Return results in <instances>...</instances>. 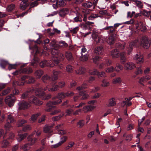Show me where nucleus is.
Segmentation results:
<instances>
[{
    "mask_svg": "<svg viewBox=\"0 0 151 151\" xmlns=\"http://www.w3.org/2000/svg\"><path fill=\"white\" fill-rule=\"evenodd\" d=\"M14 122V119L12 116L11 115H9L8 116V119L7 120V123L5 125L4 127L5 129L6 130V132L4 135L3 138L7 139H12L14 136V134L11 132H9L8 131L11 130L12 128V125L11 124L12 123Z\"/></svg>",
    "mask_w": 151,
    "mask_h": 151,
    "instance_id": "obj_1",
    "label": "nucleus"
},
{
    "mask_svg": "<svg viewBox=\"0 0 151 151\" xmlns=\"http://www.w3.org/2000/svg\"><path fill=\"white\" fill-rule=\"evenodd\" d=\"M41 133V132L39 130L37 131H35L33 134L27 137L28 142L24 145L22 149L24 151L29 150L30 146L34 144L37 141V139L33 136L32 135L35 134L37 136H39Z\"/></svg>",
    "mask_w": 151,
    "mask_h": 151,
    "instance_id": "obj_2",
    "label": "nucleus"
},
{
    "mask_svg": "<svg viewBox=\"0 0 151 151\" xmlns=\"http://www.w3.org/2000/svg\"><path fill=\"white\" fill-rule=\"evenodd\" d=\"M139 45L145 49H148L150 46L151 42L147 37L145 36H142L139 39Z\"/></svg>",
    "mask_w": 151,
    "mask_h": 151,
    "instance_id": "obj_3",
    "label": "nucleus"
},
{
    "mask_svg": "<svg viewBox=\"0 0 151 151\" xmlns=\"http://www.w3.org/2000/svg\"><path fill=\"white\" fill-rule=\"evenodd\" d=\"M56 104H46V106L45 109V111H51L50 114L54 115L60 112V110L57 109L56 106L54 105Z\"/></svg>",
    "mask_w": 151,
    "mask_h": 151,
    "instance_id": "obj_4",
    "label": "nucleus"
},
{
    "mask_svg": "<svg viewBox=\"0 0 151 151\" xmlns=\"http://www.w3.org/2000/svg\"><path fill=\"white\" fill-rule=\"evenodd\" d=\"M134 60H135L137 64H142L144 61L143 55H141L140 52H138L136 54L134 58Z\"/></svg>",
    "mask_w": 151,
    "mask_h": 151,
    "instance_id": "obj_5",
    "label": "nucleus"
},
{
    "mask_svg": "<svg viewBox=\"0 0 151 151\" xmlns=\"http://www.w3.org/2000/svg\"><path fill=\"white\" fill-rule=\"evenodd\" d=\"M29 101L30 103L34 104H42V102L39 99L35 96L30 97L29 99Z\"/></svg>",
    "mask_w": 151,
    "mask_h": 151,
    "instance_id": "obj_6",
    "label": "nucleus"
},
{
    "mask_svg": "<svg viewBox=\"0 0 151 151\" xmlns=\"http://www.w3.org/2000/svg\"><path fill=\"white\" fill-rule=\"evenodd\" d=\"M67 138V137L65 136H63V137L60 138V141L59 142L56 144L52 145V148H55L59 147L66 141Z\"/></svg>",
    "mask_w": 151,
    "mask_h": 151,
    "instance_id": "obj_7",
    "label": "nucleus"
},
{
    "mask_svg": "<svg viewBox=\"0 0 151 151\" xmlns=\"http://www.w3.org/2000/svg\"><path fill=\"white\" fill-rule=\"evenodd\" d=\"M16 99L12 94H10L9 95L7 96L5 99V103L8 104H12L15 102Z\"/></svg>",
    "mask_w": 151,
    "mask_h": 151,
    "instance_id": "obj_8",
    "label": "nucleus"
},
{
    "mask_svg": "<svg viewBox=\"0 0 151 151\" xmlns=\"http://www.w3.org/2000/svg\"><path fill=\"white\" fill-rule=\"evenodd\" d=\"M69 10L67 8H63L60 9L59 12V14L60 17L64 18L69 13Z\"/></svg>",
    "mask_w": 151,
    "mask_h": 151,
    "instance_id": "obj_9",
    "label": "nucleus"
},
{
    "mask_svg": "<svg viewBox=\"0 0 151 151\" xmlns=\"http://www.w3.org/2000/svg\"><path fill=\"white\" fill-rule=\"evenodd\" d=\"M116 39V35L112 34L109 37L107 40L106 42L109 45H112L115 43Z\"/></svg>",
    "mask_w": 151,
    "mask_h": 151,
    "instance_id": "obj_10",
    "label": "nucleus"
},
{
    "mask_svg": "<svg viewBox=\"0 0 151 151\" xmlns=\"http://www.w3.org/2000/svg\"><path fill=\"white\" fill-rule=\"evenodd\" d=\"M49 45L50 48H58L59 43L56 40L53 39L51 40Z\"/></svg>",
    "mask_w": 151,
    "mask_h": 151,
    "instance_id": "obj_11",
    "label": "nucleus"
},
{
    "mask_svg": "<svg viewBox=\"0 0 151 151\" xmlns=\"http://www.w3.org/2000/svg\"><path fill=\"white\" fill-rule=\"evenodd\" d=\"M33 72L32 69L29 67L21 69L20 72L22 73L30 74Z\"/></svg>",
    "mask_w": 151,
    "mask_h": 151,
    "instance_id": "obj_12",
    "label": "nucleus"
},
{
    "mask_svg": "<svg viewBox=\"0 0 151 151\" xmlns=\"http://www.w3.org/2000/svg\"><path fill=\"white\" fill-rule=\"evenodd\" d=\"M136 29H137L139 27L140 29L142 32H144L147 30L146 27L143 23L141 22H140L139 23L136 24Z\"/></svg>",
    "mask_w": 151,
    "mask_h": 151,
    "instance_id": "obj_13",
    "label": "nucleus"
},
{
    "mask_svg": "<svg viewBox=\"0 0 151 151\" xmlns=\"http://www.w3.org/2000/svg\"><path fill=\"white\" fill-rule=\"evenodd\" d=\"M93 39L97 43L100 42L101 39V36L98 35L97 33H93L92 35Z\"/></svg>",
    "mask_w": 151,
    "mask_h": 151,
    "instance_id": "obj_14",
    "label": "nucleus"
},
{
    "mask_svg": "<svg viewBox=\"0 0 151 151\" xmlns=\"http://www.w3.org/2000/svg\"><path fill=\"white\" fill-rule=\"evenodd\" d=\"M124 66L125 69L128 70H131L135 67V64L132 62H128L125 64Z\"/></svg>",
    "mask_w": 151,
    "mask_h": 151,
    "instance_id": "obj_15",
    "label": "nucleus"
},
{
    "mask_svg": "<svg viewBox=\"0 0 151 151\" xmlns=\"http://www.w3.org/2000/svg\"><path fill=\"white\" fill-rule=\"evenodd\" d=\"M120 53L119 51L116 49H115L111 51V55L113 58H117L119 57Z\"/></svg>",
    "mask_w": 151,
    "mask_h": 151,
    "instance_id": "obj_16",
    "label": "nucleus"
},
{
    "mask_svg": "<svg viewBox=\"0 0 151 151\" xmlns=\"http://www.w3.org/2000/svg\"><path fill=\"white\" fill-rule=\"evenodd\" d=\"M35 94L37 96L40 97L44 96L45 93L43 92L42 88H39L36 90Z\"/></svg>",
    "mask_w": 151,
    "mask_h": 151,
    "instance_id": "obj_17",
    "label": "nucleus"
},
{
    "mask_svg": "<svg viewBox=\"0 0 151 151\" xmlns=\"http://www.w3.org/2000/svg\"><path fill=\"white\" fill-rule=\"evenodd\" d=\"M104 29L108 30L107 32L108 34H110L114 33L115 31V29L113 26H110L106 27L104 28Z\"/></svg>",
    "mask_w": 151,
    "mask_h": 151,
    "instance_id": "obj_18",
    "label": "nucleus"
},
{
    "mask_svg": "<svg viewBox=\"0 0 151 151\" xmlns=\"http://www.w3.org/2000/svg\"><path fill=\"white\" fill-rule=\"evenodd\" d=\"M150 78L149 76H146L145 77H143L140 78L138 81L139 83L141 85L144 86L143 82H146L148 80H150Z\"/></svg>",
    "mask_w": 151,
    "mask_h": 151,
    "instance_id": "obj_19",
    "label": "nucleus"
},
{
    "mask_svg": "<svg viewBox=\"0 0 151 151\" xmlns=\"http://www.w3.org/2000/svg\"><path fill=\"white\" fill-rule=\"evenodd\" d=\"M126 53L125 52H122L120 53V59L121 63L124 64L127 60V58L125 56Z\"/></svg>",
    "mask_w": 151,
    "mask_h": 151,
    "instance_id": "obj_20",
    "label": "nucleus"
},
{
    "mask_svg": "<svg viewBox=\"0 0 151 151\" xmlns=\"http://www.w3.org/2000/svg\"><path fill=\"white\" fill-rule=\"evenodd\" d=\"M18 136L17 137V140L20 142L22 140L25 138L27 135V133L21 134L19 133L18 134Z\"/></svg>",
    "mask_w": 151,
    "mask_h": 151,
    "instance_id": "obj_21",
    "label": "nucleus"
},
{
    "mask_svg": "<svg viewBox=\"0 0 151 151\" xmlns=\"http://www.w3.org/2000/svg\"><path fill=\"white\" fill-rule=\"evenodd\" d=\"M43 73V71L42 70H38L35 71L34 74L37 78H40Z\"/></svg>",
    "mask_w": 151,
    "mask_h": 151,
    "instance_id": "obj_22",
    "label": "nucleus"
},
{
    "mask_svg": "<svg viewBox=\"0 0 151 151\" xmlns=\"http://www.w3.org/2000/svg\"><path fill=\"white\" fill-rule=\"evenodd\" d=\"M71 0H60L57 2L58 5L60 7H63L66 4L67 1H70Z\"/></svg>",
    "mask_w": 151,
    "mask_h": 151,
    "instance_id": "obj_23",
    "label": "nucleus"
},
{
    "mask_svg": "<svg viewBox=\"0 0 151 151\" xmlns=\"http://www.w3.org/2000/svg\"><path fill=\"white\" fill-rule=\"evenodd\" d=\"M114 70L117 73L119 72L122 70L123 68V66L119 63H117L116 64L114 68Z\"/></svg>",
    "mask_w": 151,
    "mask_h": 151,
    "instance_id": "obj_24",
    "label": "nucleus"
},
{
    "mask_svg": "<svg viewBox=\"0 0 151 151\" xmlns=\"http://www.w3.org/2000/svg\"><path fill=\"white\" fill-rule=\"evenodd\" d=\"M65 56L67 59L69 61H71L73 60V57L71 52L67 51L65 52Z\"/></svg>",
    "mask_w": 151,
    "mask_h": 151,
    "instance_id": "obj_25",
    "label": "nucleus"
},
{
    "mask_svg": "<svg viewBox=\"0 0 151 151\" xmlns=\"http://www.w3.org/2000/svg\"><path fill=\"white\" fill-rule=\"evenodd\" d=\"M29 5V4L27 3L22 1L20 4V9L23 10H24Z\"/></svg>",
    "mask_w": 151,
    "mask_h": 151,
    "instance_id": "obj_26",
    "label": "nucleus"
},
{
    "mask_svg": "<svg viewBox=\"0 0 151 151\" xmlns=\"http://www.w3.org/2000/svg\"><path fill=\"white\" fill-rule=\"evenodd\" d=\"M132 1L136 4V5L139 8L142 9L143 7V5L142 2L137 0H132Z\"/></svg>",
    "mask_w": 151,
    "mask_h": 151,
    "instance_id": "obj_27",
    "label": "nucleus"
},
{
    "mask_svg": "<svg viewBox=\"0 0 151 151\" xmlns=\"http://www.w3.org/2000/svg\"><path fill=\"white\" fill-rule=\"evenodd\" d=\"M101 86L103 87H106L109 86V82L106 79H103L101 81Z\"/></svg>",
    "mask_w": 151,
    "mask_h": 151,
    "instance_id": "obj_28",
    "label": "nucleus"
},
{
    "mask_svg": "<svg viewBox=\"0 0 151 151\" xmlns=\"http://www.w3.org/2000/svg\"><path fill=\"white\" fill-rule=\"evenodd\" d=\"M76 73L77 74H82L85 73L86 71L84 68L80 67L79 69L76 71Z\"/></svg>",
    "mask_w": 151,
    "mask_h": 151,
    "instance_id": "obj_29",
    "label": "nucleus"
},
{
    "mask_svg": "<svg viewBox=\"0 0 151 151\" xmlns=\"http://www.w3.org/2000/svg\"><path fill=\"white\" fill-rule=\"evenodd\" d=\"M103 50V47L100 46L96 47L95 52L98 54H101Z\"/></svg>",
    "mask_w": 151,
    "mask_h": 151,
    "instance_id": "obj_30",
    "label": "nucleus"
},
{
    "mask_svg": "<svg viewBox=\"0 0 151 151\" xmlns=\"http://www.w3.org/2000/svg\"><path fill=\"white\" fill-rule=\"evenodd\" d=\"M88 55L87 54H82L81 56L80 57V60L82 61H85L88 60Z\"/></svg>",
    "mask_w": 151,
    "mask_h": 151,
    "instance_id": "obj_31",
    "label": "nucleus"
},
{
    "mask_svg": "<svg viewBox=\"0 0 151 151\" xmlns=\"http://www.w3.org/2000/svg\"><path fill=\"white\" fill-rule=\"evenodd\" d=\"M125 44H121L119 43H117L116 44V47L121 50H123L125 47Z\"/></svg>",
    "mask_w": 151,
    "mask_h": 151,
    "instance_id": "obj_32",
    "label": "nucleus"
},
{
    "mask_svg": "<svg viewBox=\"0 0 151 151\" xmlns=\"http://www.w3.org/2000/svg\"><path fill=\"white\" fill-rule=\"evenodd\" d=\"M79 94L80 96H82L81 99L83 100L86 99L89 96L88 94H86L83 91L79 92Z\"/></svg>",
    "mask_w": 151,
    "mask_h": 151,
    "instance_id": "obj_33",
    "label": "nucleus"
},
{
    "mask_svg": "<svg viewBox=\"0 0 151 151\" xmlns=\"http://www.w3.org/2000/svg\"><path fill=\"white\" fill-rule=\"evenodd\" d=\"M51 77L47 74L44 75L42 78V80L44 83H45L47 81H50Z\"/></svg>",
    "mask_w": 151,
    "mask_h": 151,
    "instance_id": "obj_34",
    "label": "nucleus"
},
{
    "mask_svg": "<svg viewBox=\"0 0 151 151\" xmlns=\"http://www.w3.org/2000/svg\"><path fill=\"white\" fill-rule=\"evenodd\" d=\"M15 7V4H11L8 5L7 6L6 9L7 11L9 12H11L13 10Z\"/></svg>",
    "mask_w": 151,
    "mask_h": 151,
    "instance_id": "obj_35",
    "label": "nucleus"
},
{
    "mask_svg": "<svg viewBox=\"0 0 151 151\" xmlns=\"http://www.w3.org/2000/svg\"><path fill=\"white\" fill-rule=\"evenodd\" d=\"M99 13L101 15H105L107 16H109L110 17H112L113 15L111 14L110 13L108 12L106 10H103L99 11Z\"/></svg>",
    "mask_w": 151,
    "mask_h": 151,
    "instance_id": "obj_36",
    "label": "nucleus"
},
{
    "mask_svg": "<svg viewBox=\"0 0 151 151\" xmlns=\"http://www.w3.org/2000/svg\"><path fill=\"white\" fill-rule=\"evenodd\" d=\"M122 81V80L119 77H118L114 78L112 81L113 84H116L118 83H120Z\"/></svg>",
    "mask_w": 151,
    "mask_h": 151,
    "instance_id": "obj_37",
    "label": "nucleus"
},
{
    "mask_svg": "<svg viewBox=\"0 0 151 151\" xmlns=\"http://www.w3.org/2000/svg\"><path fill=\"white\" fill-rule=\"evenodd\" d=\"M9 144V142L8 141L7 139H4L2 143V147H7Z\"/></svg>",
    "mask_w": 151,
    "mask_h": 151,
    "instance_id": "obj_38",
    "label": "nucleus"
},
{
    "mask_svg": "<svg viewBox=\"0 0 151 151\" xmlns=\"http://www.w3.org/2000/svg\"><path fill=\"white\" fill-rule=\"evenodd\" d=\"M99 16L98 14H92L90 16L88 17V19L89 20H92L94 19L97 18Z\"/></svg>",
    "mask_w": 151,
    "mask_h": 151,
    "instance_id": "obj_39",
    "label": "nucleus"
},
{
    "mask_svg": "<svg viewBox=\"0 0 151 151\" xmlns=\"http://www.w3.org/2000/svg\"><path fill=\"white\" fill-rule=\"evenodd\" d=\"M58 48H53L52 49L51 53L52 55H58L59 51L58 50Z\"/></svg>",
    "mask_w": 151,
    "mask_h": 151,
    "instance_id": "obj_40",
    "label": "nucleus"
},
{
    "mask_svg": "<svg viewBox=\"0 0 151 151\" xmlns=\"http://www.w3.org/2000/svg\"><path fill=\"white\" fill-rule=\"evenodd\" d=\"M44 131L46 133H50L52 132V127L50 126H47L44 128Z\"/></svg>",
    "mask_w": 151,
    "mask_h": 151,
    "instance_id": "obj_41",
    "label": "nucleus"
},
{
    "mask_svg": "<svg viewBox=\"0 0 151 151\" xmlns=\"http://www.w3.org/2000/svg\"><path fill=\"white\" fill-rule=\"evenodd\" d=\"M79 30V27H76L70 30V32L72 34L74 35L77 33Z\"/></svg>",
    "mask_w": 151,
    "mask_h": 151,
    "instance_id": "obj_42",
    "label": "nucleus"
},
{
    "mask_svg": "<svg viewBox=\"0 0 151 151\" xmlns=\"http://www.w3.org/2000/svg\"><path fill=\"white\" fill-rule=\"evenodd\" d=\"M19 109H25L30 106V104H18Z\"/></svg>",
    "mask_w": 151,
    "mask_h": 151,
    "instance_id": "obj_43",
    "label": "nucleus"
},
{
    "mask_svg": "<svg viewBox=\"0 0 151 151\" xmlns=\"http://www.w3.org/2000/svg\"><path fill=\"white\" fill-rule=\"evenodd\" d=\"M11 91V88H8L2 92L1 95L2 96L6 95L10 93Z\"/></svg>",
    "mask_w": 151,
    "mask_h": 151,
    "instance_id": "obj_44",
    "label": "nucleus"
},
{
    "mask_svg": "<svg viewBox=\"0 0 151 151\" xmlns=\"http://www.w3.org/2000/svg\"><path fill=\"white\" fill-rule=\"evenodd\" d=\"M59 89V86L57 85L53 86L52 88L48 89V91H55Z\"/></svg>",
    "mask_w": 151,
    "mask_h": 151,
    "instance_id": "obj_45",
    "label": "nucleus"
},
{
    "mask_svg": "<svg viewBox=\"0 0 151 151\" xmlns=\"http://www.w3.org/2000/svg\"><path fill=\"white\" fill-rule=\"evenodd\" d=\"M93 4L90 2H86L82 4V6L86 8H89L92 6Z\"/></svg>",
    "mask_w": 151,
    "mask_h": 151,
    "instance_id": "obj_46",
    "label": "nucleus"
},
{
    "mask_svg": "<svg viewBox=\"0 0 151 151\" xmlns=\"http://www.w3.org/2000/svg\"><path fill=\"white\" fill-rule=\"evenodd\" d=\"M97 75L99 78H105L107 77L104 71H101L100 72L98 71Z\"/></svg>",
    "mask_w": 151,
    "mask_h": 151,
    "instance_id": "obj_47",
    "label": "nucleus"
},
{
    "mask_svg": "<svg viewBox=\"0 0 151 151\" xmlns=\"http://www.w3.org/2000/svg\"><path fill=\"white\" fill-rule=\"evenodd\" d=\"M52 100H55L54 103L55 104H58L62 102L61 100L57 97H55L52 98Z\"/></svg>",
    "mask_w": 151,
    "mask_h": 151,
    "instance_id": "obj_48",
    "label": "nucleus"
},
{
    "mask_svg": "<svg viewBox=\"0 0 151 151\" xmlns=\"http://www.w3.org/2000/svg\"><path fill=\"white\" fill-rule=\"evenodd\" d=\"M39 65L42 68L47 66V61L44 60L41 61Z\"/></svg>",
    "mask_w": 151,
    "mask_h": 151,
    "instance_id": "obj_49",
    "label": "nucleus"
},
{
    "mask_svg": "<svg viewBox=\"0 0 151 151\" xmlns=\"http://www.w3.org/2000/svg\"><path fill=\"white\" fill-rule=\"evenodd\" d=\"M101 58L98 56H96L93 59V62L96 64H97L99 61L101 60Z\"/></svg>",
    "mask_w": 151,
    "mask_h": 151,
    "instance_id": "obj_50",
    "label": "nucleus"
},
{
    "mask_svg": "<svg viewBox=\"0 0 151 151\" xmlns=\"http://www.w3.org/2000/svg\"><path fill=\"white\" fill-rule=\"evenodd\" d=\"M114 68L112 66H111L109 67L106 68L105 70V71L106 72L108 73L112 72H114Z\"/></svg>",
    "mask_w": 151,
    "mask_h": 151,
    "instance_id": "obj_51",
    "label": "nucleus"
},
{
    "mask_svg": "<svg viewBox=\"0 0 151 151\" xmlns=\"http://www.w3.org/2000/svg\"><path fill=\"white\" fill-rule=\"evenodd\" d=\"M39 1L40 0H36L31 3L30 5V8L37 6L39 4Z\"/></svg>",
    "mask_w": 151,
    "mask_h": 151,
    "instance_id": "obj_52",
    "label": "nucleus"
},
{
    "mask_svg": "<svg viewBox=\"0 0 151 151\" xmlns=\"http://www.w3.org/2000/svg\"><path fill=\"white\" fill-rule=\"evenodd\" d=\"M98 71L96 69H93V70H89L88 73L90 75H97Z\"/></svg>",
    "mask_w": 151,
    "mask_h": 151,
    "instance_id": "obj_53",
    "label": "nucleus"
},
{
    "mask_svg": "<svg viewBox=\"0 0 151 151\" xmlns=\"http://www.w3.org/2000/svg\"><path fill=\"white\" fill-rule=\"evenodd\" d=\"M53 61L54 62L55 64H58L60 61V58H58L56 56H54L52 58Z\"/></svg>",
    "mask_w": 151,
    "mask_h": 151,
    "instance_id": "obj_54",
    "label": "nucleus"
},
{
    "mask_svg": "<svg viewBox=\"0 0 151 151\" xmlns=\"http://www.w3.org/2000/svg\"><path fill=\"white\" fill-rule=\"evenodd\" d=\"M31 129L30 126L29 125H26L24 126L22 128V130L24 132H26L28 130H30Z\"/></svg>",
    "mask_w": 151,
    "mask_h": 151,
    "instance_id": "obj_55",
    "label": "nucleus"
},
{
    "mask_svg": "<svg viewBox=\"0 0 151 151\" xmlns=\"http://www.w3.org/2000/svg\"><path fill=\"white\" fill-rule=\"evenodd\" d=\"M90 13L89 11V10L87 9L86 12L85 13H84L83 14L84 16V17L83 19V20L84 22H86L87 20V16L88 14H89Z\"/></svg>",
    "mask_w": 151,
    "mask_h": 151,
    "instance_id": "obj_56",
    "label": "nucleus"
},
{
    "mask_svg": "<svg viewBox=\"0 0 151 151\" xmlns=\"http://www.w3.org/2000/svg\"><path fill=\"white\" fill-rule=\"evenodd\" d=\"M142 70L140 67H137V70L135 72V73L137 75L142 74Z\"/></svg>",
    "mask_w": 151,
    "mask_h": 151,
    "instance_id": "obj_57",
    "label": "nucleus"
},
{
    "mask_svg": "<svg viewBox=\"0 0 151 151\" xmlns=\"http://www.w3.org/2000/svg\"><path fill=\"white\" fill-rule=\"evenodd\" d=\"M27 121L24 119L21 120L19 121L18 126V127H21V126H24V124L26 123Z\"/></svg>",
    "mask_w": 151,
    "mask_h": 151,
    "instance_id": "obj_58",
    "label": "nucleus"
},
{
    "mask_svg": "<svg viewBox=\"0 0 151 151\" xmlns=\"http://www.w3.org/2000/svg\"><path fill=\"white\" fill-rule=\"evenodd\" d=\"M28 83H34L35 82V80L34 78L32 76H28Z\"/></svg>",
    "mask_w": 151,
    "mask_h": 151,
    "instance_id": "obj_59",
    "label": "nucleus"
},
{
    "mask_svg": "<svg viewBox=\"0 0 151 151\" xmlns=\"http://www.w3.org/2000/svg\"><path fill=\"white\" fill-rule=\"evenodd\" d=\"M38 114L32 115L31 118V120L33 121V122L35 121L37 118L38 116H39Z\"/></svg>",
    "mask_w": 151,
    "mask_h": 151,
    "instance_id": "obj_60",
    "label": "nucleus"
},
{
    "mask_svg": "<svg viewBox=\"0 0 151 151\" xmlns=\"http://www.w3.org/2000/svg\"><path fill=\"white\" fill-rule=\"evenodd\" d=\"M75 143L71 141L69 142L68 145L66 147V150H68L70 148L72 147L74 145Z\"/></svg>",
    "mask_w": 151,
    "mask_h": 151,
    "instance_id": "obj_61",
    "label": "nucleus"
},
{
    "mask_svg": "<svg viewBox=\"0 0 151 151\" xmlns=\"http://www.w3.org/2000/svg\"><path fill=\"white\" fill-rule=\"evenodd\" d=\"M68 46V44L64 41H62L59 42V47H65Z\"/></svg>",
    "mask_w": 151,
    "mask_h": 151,
    "instance_id": "obj_62",
    "label": "nucleus"
},
{
    "mask_svg": "<svg viewBox=\"0 0 151 151\" xmlns=\"http://www.w3.org/2000/svg\"><path fill=\"white\" fill-rule=\"evenodd\" d=\"M73 69V68L70 65H68L66 67V70L68 72H72Z\"/></svg>",
    "mask_w": 151,
    "mask_h": 151,
    "instance_id": "obj_63",
    "label": "nucleus"
},
{
    "mask_svg": "<svg viewBox=\"0 0 151 151\" xmlns=\"http://www.w3.org/2000/svg\"><path fill=\"white\" fill-rule=\"evenodd\" d=\"M19 147V145L18 144L14 145L12 148V151H18Z\"/></svg>",
    "mask_w": 151,
    "mask_h": 151,
    "instance_id": "obj_64",
    "label": "nucleus"
}]
</instances>
